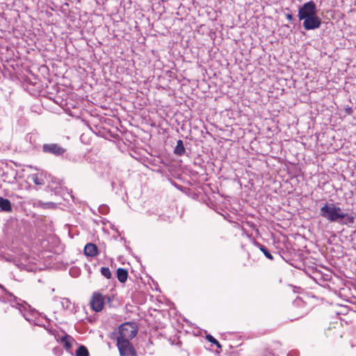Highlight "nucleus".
<instances>
[{"instance_id":"16","label":"nucleus","mask_w":356,"mask_h":356,"mask_svg":"<svg viewBox=\"0 0 356 356\" xmlns=\"http://www.w3.org/2000/svg\"><path fill=\"white\" fill-rule=\"evenodd\" d=\"M68 339H72V337L67 334H65V335L62 336L60 339H58L62 343H65L67 341H68Z\"/></svg>"},{"instance_id":"1","label":"nucleus","mask_w":356,"mask_h":356,"mask_svg":"<svg viewBox=\"0 0 356 356\" xmlns=\"http://www.w3.org/2000/svg\"><path fill=\"white\" fill-rule=\"evenodd\" d=\"M320 216L332 222L352 226L355 223V215L345 213L334 203L326 202L320 209Z\"/></svg>"},{"instance_id":"24","label":"nucleus","mask_w":356,"mask_h":356,"mask_svg":"<svg viewBox=\"0 0 356 356\" xmlns=\"http://www.w3.org/2000/svg\"><path fill=\"white\" fill-rule=\"evenodd\" d=\"M295 355H296L295 352H291V353H289L287 356H295Z\"/></svg>"},{"instance_id":"9","label":"nucleus","mask_w":356,"mask_h":356,"mask_svg":"<svg viewBox=\"0 0 356 356\" xmlns=\"http://www.w3.org/2000/svg\"><path fill=\"white\" fill-rule=\"evenodd\" d=\"M0 211L4 212H11L13 211L12 205L9 200L0 197Z\"/></svg>"},{"instance_id":"13","label":"nucleus","mask_w":356,"mask_h":356,"mask_svg":"<svg viewBox=\"0 0 356 356\" xmlns=\"http://www.w3.org/2000/svg\"><path fill=\"white\" fill-rule=\"evenodd\" d=\"M76 356H89L87 348L83 345L80 346L76 351Z\"/></svg>"},{"instance_id":"8","label":"nucleus","mask_w":356,"mask_h":356,"mask_svg":"<svg viewBox=\"0 0 356 356\" xmlns=\"http://www.w3.org/2000/svg\"><path fill=\"white\" fill-rule=\"evenodd\" d=\"M84 254L87 257H95L98 254V249L93 243H87L84 248Z\"/></svg>"},{"instance_id":"26","label":"nucleus","mask_w":356,"mask_h":356,"mask_svg":"<svg viewBox=\"0 0 356 356\" xmlns=\"http://www.w3.org/2000/svg\"><path fill=\"white\" fill-rule=\"evenodd\" d=\"M214 344L216 345L218 348H221V346L218 341V343H214Z\"/></svg>"},{"instance_id":"14","label":"nucleus","mask_w":356,"mask_h":356,"mask_svg":"<svg viewBox=\"0 0 356 356\" xmlns=\"http://www.w3.org/2000/svg\"><path fill=\"white\" fill-rule=\"evenodd\" d=\"M60 304L64 309H71V301L67 298H63L60 300Z\"/></svg>"},{"instance_id":"21","label":"nucleus","mask_w":356,"mask_h":356,"mask_svg":"<svg viewBox=\"0 0 356 356\" xmlns=\"http://www.w3.org/2000/svg\"><path fill=\"white\" fill-rule=\"evenodd\" d=\"M345 111L348 115H351L353 113V108L348 106L345 108Z\"/></svg>"},{"instance_id":"19","label":"nucleus","mask_w":356,"mask_h":356,"mask_svg":"<svg viewBox=\"0 0 356 356\" xmlns=\"http://www.w3.org/2000/svg\"><path fill=\"white\" fill-rule=\"evenodd\" d=\"M73 341V339H68V341H67L65 343H64V346L66 350H70L72 347V341Z\"/></svg>"},{"instance_id":"3","label":"nucleus","mask_w":356,"mask_h":356,"mask_svg":"<svg viewBox=\"0 0 356 356\" xmlns=\"http://www.w3.org/2000/svg\"><path fill=\"white\" fill-rule=\"evenodd\" d=\"M138 328L135 323L127 322L122 324L119 327V335L117 337V340H127L130 341L137 334Z\"/></svg>"},{"instance_id":"10","label":"nucleus","mask_w":356,"mask_h":356,"mask_svg":"<svg viewBox=\"0 0 356 356\" xmlns=\"http://www.w3.org/2000/svg\"><path fill=\"white\" fill-rule=\"evenodd\" d=\"M173 152L175 154L179 156L186 154V149L181 140H177V145L175 146Z\"/></svg>"},{"instance_id":"12","label":"nucleus","mask_w":356,"mask_h":356,"mask_svg":"<svg viewBox=\"0 0 356 356\" xmlns=\"http://www.w3.org/2000/svg\"><path fill=\"white\" fill-rule=\"evenodd\" d=\"M257 245L259 247V250L264 254V255L269 259L273 260V257L267 248L259 243H257Z\"/></svg>"},{"instance_id":"22","label":"nucleus","mask_w":356,"mask_h":356,"mask_svg":"<svg viewBox=\"0 0 356 356\" xmlns=\"http://www.w3.org/2000/svg\"><path fill=\"white\" fill-rule=\"evenodd\" d=\"M287 19H289V21L292 22L293 20V15L290 13H287L285 15Z\"/></svg>"},{"instance_id":"6","label":"nucleus","mask_w":356,"mask_h":356,"mask_svg":"<svg viewBox=\"0 0 356 356\" xmlns=\"http://www.w3.org/2000/svg\"><path fill=\"white\" fill-rule=\"evenodd\" d=\"M48 178L51 179L52 182H55L56 179L51 177V175H47L44 172H38L29 175V179L33 181L35 184L39 186L44 185Z\"/></svg>"},{"instance_id":"5","label":"nucleus","mask_w":356,"mask_h":356,"mask_svg":"<svg viewBox=\"0 0 356 356\" xmlns=\"http://www.w3.org/2000/svg\"><path fill=\"white\" fill-rule=\"evenodd\" d=\"M67 149L57 143H45L42 145V152L56 156H63Z\"/></svg>"},{"instance_id":"25","label":"nucleus","mask_w":356,"mask_h":356,"mask_svg":"<svg viewBox=\"0 0 356 356\" xmlns=\"http://www.w3.org/2000/svg\"><path fill=\"white\" fill-rule=\"evenodd\" d=\"M306 313H307L306 312L301 313L299 316L296 317V318H299L300 317L303 316Z\"/></svg>"},{"instance_id":"20","label":"nucleus","mask_w":356,"mask_h":356,"mask_svg":"<svg viewBox=\"0 0 356 356\" xmlns=\"http://www.w3.org/2000/svg\"><path fill=\"white\" fill-rule=\"evenodd\" d=\"M108 210V207L106 206H102L99 207V211L101 213L106 214Z\"/></svg>"},{"instance_id":"27","label":"nucleus","mask_w":356,"mask_h":356,"mask_svg":"<svg viewBox=\"0 0 356 356\" xmlns=\"http://www.w3.org/2000/svg\"><path fill=\"white\" fill-rule=\"evenodd\" d=\"M72 270H73L72 269H70V274L72 273Z\"/></svg>"},{"instance_id":"11","label":"nucleus","mask_w":356,"mask_h":356,"mask_svg":"<svg viewBox=\"0 0 356 356\" xmlns=\"http://www.w3.org/2000/svg\"><path fill=\"white\" fill-rule=\"evenodd\" d=\"M116 275H117V278L120 282L124 283L127 280L128 272L124 268H119L117 270Z\"/></svg>"},{"instance_id":"17","label":"nucleus","mask_w":356,"mask_h":356,"mask_svg":"<svg viewBox=\"0 0 356 356\" xmlns=\"http://www.w3.org/2000/svg\"><path fill=\"white\" fill-rule=\"evenodd\" d=\"M206 339L213 344L218 343V341L211 334L207 335Z\"/></svg>"},{"instance_id":"15","label":"nucleus","mask_w":356,"mask_h":356,"mask_svg":"<svg viewBox=\"0 0 356 356\" xmlns=\"http://www.w3.org/2000/svg\"><path fill=\"white\" fill-rule=\"evenodd\" d=\"M100 271L102 275L106 279H111L112 277V273L108 267H102Z\"/></svg>"},{"instance_id":"7","label":"nucleus","mask_w":356,"mask_h":356,"mask_svg":"<svg viewBox=\"0 0 356 356\" xmlns=\"http://www.w3.org/2000/svg\"><path fill=\"white\" fill-rule=\"evenodd\" d=\"M105 304V298L99 293H94L90 300V305L92 310L99 312L102 310Z\"/></svg>"},{"instance_id":"2","label":"nucleus","mask_w":356,"mask_h":356,"mask_svg":"<svg viewBox=\"0 0 356 356\" xmlns=\"http://www.w3.org/2000/svg\"><path fill=\"white\" fill-rule=\"evenodd\" d=\"M298 17L303 20L302 26L307 31L315 30L321 26V19L317 15V8L313 1L305 3L299 7Z\"/></svg>"},{"instance_id":"4","label":"nucleus","mask_w":356,"mask_h":356,"mask_svg":"<svg viewBox=\"0 0 356 356\" xmlns=\"http://www.w3.org/2000/svg\"><path fill=\"white\" fill-rule=\"evenodd\" d=\"M117 346L120 356H137L136 351L129 341L117 340Z\"/></svg>"},{"instance_id":"23","label":"nucleus","mask_w":356,"mask_h":356,"mask_svg":"<svg viewBox=\"0 0 356 356\" xmlns=\"http://www.w3.org/2000/svg\"><path fill=\"white\" fill-rule=\"evenodd\" d=\"M0 287L2 288L3 289V291H5V292L6 293H8L10 296L13 297V294L10 293L9 292H8L5 289L3 288V286L0 284Z\"/></svg>"},{"instance_id":"18","label":"nucleus","mask_w":356,"mask_h":356,"mask_svg":"<svg viewBox=\"0 0 356 356\" xmlns=\"http://www.w3.org/2000/svg\"><path fill=\"white\" fill-rule=\"evenodd\" d=\"M104 298H105V304L107 303L109 305H111V304L113 301V297L111 296H104Z\"/></svg>"}]
</instances>
